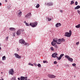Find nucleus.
I'll use <instances>...</instances> for the list:
<instances>
[{"label": "nucleus", "mask_w": 80, "mask_h": 80, "mask_svg": "<svg viewBox=\"0 0 80 80\" xmlns=\"http://www.w3.org/2000/svg\"><path fill=\"white\" fill-rule=\"evenodd\" d=\"M25 25H26V26H28V27L30 26H31L32 27H33V28H34V27H36L37 26V25H38V22H34L32 23L31 22L30 23V24L29 25L28 23H26L25 24Z\"/></svg>", "instance_id": "nucleus-1"}, {"label": "nucleus", "mask_w": 80, "mask_h": 80, "mask_svg": "<svg viewBox=\"0 0 80 80\" xmlns=\"http://www.w3.org/2000/svg\"><path fill=\"white\" fill-rule=\"evenodd\" d=\"M31 16L32 14L31 12H29L25 15V18H26V19H29V18H30V17Z\"/></svg>", "instance_id": "nucleus-2"}, {"label": "nucleus", "mask_w": 80, "mask_h": 80, "mask_svg": "<svg viewBox=\"0 0 80 80\" xmlns=\"http://www.w3.org/2000/svg\"><path fill=\"white\" fill-rule=\"evenodd\" d=\"M59 39H58L57 38H55L53 39V41L55 43H57L58 45L60 44V43L59 42V41L58 40Z\"/></svg>", "instance_id": "nucleus-3"}, {"label": "nucleus", "mask_w": 80, "mask_h": 80, "mask_svg": "<svg viewBox=\"0 0 80 80\" xmlns=\"http://www.w3.org/2000/svg\"><path fill=\"white\" fill-rule=\"evenodd\" d=\"M45 5L48 6V7H51V6L53 5V3L52 2H49L47 3H45Z\"/></svg>", "instance_id": "nucleus-4"}, {"label": "nucleus", "mask_w": 80, "mask_h": 80, "mask_svg": "<svg viewBox=\"0 0 80 80\" xmlns=\"http://www.w3.org/2000/svg\"><path fill=\"white\" fill-rule=\"evenodd\" d=\"M19 42L20 43H21L22 45H26V42H25V41L23 39H20L19 40Z\"/></svg>", "instance_id": "nucleus-5"}, {"label": "nucleus", "mask_w": 80, "mask_h": 80, "mask_svg": "<svg viewBox=\"0 0 80 80\" xmlns=\"http://www.w3.org/2000/svg\"><path fill=\"white\" fill-rule=\"evenodd\" d=\"M13 73H14V71H13V68H12L9 70V75H13Z\"/></svg>", "instance_id": "nucleus-6"}, {"label": "nucleus", "mask_w": 80, "mask_h": 80, "mask_svg": "<svg viewBox=\"0 0 80 80\" xmlns=\"http://www.w3.org/2000/svg\"><path fill=\"white\" fill-rule=\"evenodd\" d=\"M71 35H72V34L70 33V32H66L65 33V36L67 37H71Z\"/></svg>", "instance_id": "nucleus-7"}, {"label": "nucleus", "mask_w": 80, "mask_h": 80, "mask_svg": "<svg viewBox=\"0 0 80 80\" xmlns=\"http://www.w3.org/2000/svg\"><path fill=\"white\" fill-rule=\"evenodd\" d=\"M59 41V42L60 43V44H61V43L62 42H65V39H64V38H62L61 39H59L58 40Z\"/></svg>", "instance_id": "nucleus-8"}, {"label": "nucleus", "mask_w": 80, "mask_h": 80, "mask_svg": "<svg viewBox=\"0 0 80 80\" xmlns=\"http://www.w3.org/2000/svg\"><path fill=\"white\" fill-rule=\"evenodd\" d=\"M18 17H21V15H22V12L20 10H19L18 11Z\"/></svg>", "instance_id": "nucleus-9"}, {"label": "nucleus", "mask_w": 80, "mask_h": 80, "mask_svg": "<svg viewBox=\"0 0 80 80\" xmlns=\"http://www.w3.org/2000/svg\"><path fill=\"white\" fill-rule=\"evenodd\" d=\"M22 32L20 29L18 30L16 32V34L18 36H19L20 35H21V33Z\"/></svg>", "instance_id": "nucleus-10"}, {"label": "nucleus", "mask_w": 80, "mask_h": 80, "mask_svg": "<svg viewBox=\"0 0 80 80\" xmlns=\"http://www.w3.org/2000/svg\"><path fill=\"white\" fill-rule=\"evenodd\" d=\"M14 55H15V57H16V58H19V59H20V58H21V56H19L18 54L16 53L14 54Z\"/></svg>", "instance_id": "nucleus-11"}, {"label": "nucleus", "mask_w": 80, "mask_h": 80, "mask_svg": "<svg viewBox=\"0 0 80 80\" xmlns=\"http://www.w3.org/2000/svg\"><path fill=\"white\" fill-rule=\"evenodd\" d=\"M48 76L49 78H55L56 77V76L53 75L49 74Z\"/></svg>", "instance_id": "nucleus-12"}, {"label": "nucleus", "mask_w": 80, "mask_h": 80, "mask_svg": "<svg viewBox=\"0 0 80 80\" xmlns=\"http://www.w3.org/2000/svg\"><path fill=\"white\" fill-rule=\"evenodd\" d=\"M28 78V77H24L23 76H21L20 78L21 80H25V79H27Z\"/></svg>", "instance_id": "nucleus-13"}, {"label": "nucleus", "mask_w": 80, "mask_h": 80, "mask_svg": "<svg viewBox=\"0 0 80 80\" xmlns=\"http://www.w3.org/2000/svg\"><path fill=\"white\" fill-rule=\"evenodd\" d=\"M57 53L55 52L52 54V57H54V58H56V57L57 58Z\"/></svg>", "instance_id": "nucleus-14"}, {"label": "nucleus", "mask_w": 80, "mask_h": 80, "mask_svg": "<svg viewBox=\"0 0 80 80\" xmlns=\"http://www.w3.org/2000/svg\"><path fill=\"white\" fill-rule=\"evenodd\" d=\"M9 30L11 31H15L16 29L14 28H9Z\"/></svg>", "instance_id": "nucleus-15"}, {"label": "nucleus", "mask_w": 80, "mask_h": 80, "mask_svg": "<svg viewBox=\"0 0 80 80\" xmlns=\"http://www.w3.org/2000/svg\"><path fill=\"white\" fill-rule=\"evenodd\" d=\"M61 26V24L60 23H57L55 25V27L57 28L58 27H60Z\"/></svg>", "instance_id": "nucleus-16"}, {"label": "nucleus", "mask_w": 80, "mask_h": 80, "mask_svg": "<svg viewBox=\"0 0 80 80\" xmlns=\"http://www.w3.org/2000/svg\"><path fill=\"white\" fill-rule=\"evenodd\" d=\"M80 8V6L79 5H78L74 8V9L75 10H77V9H79Z\"/></svg>", "instance_id": "nucleus-17"}, {"label": "nucleus", "mask_w": 80, "mask_h": 80, "mask_svg": "<svg viewBox=\"0 0 80 80\" xmlns=\"http://www.w3.org/2000/svg\"><path fill=\"white\" fill-rule=\"evenodd\" d=\"M73 58H69L68 59V60L71 62H73Z\"/></svg>", "instance_id": "nucleus-18"}, {"label": "nucleus", "mask_w": 80, "mask_h": 80, "mask_svg": "<svg viewBox=\"0 0 80 80\" xmlns=\"http://www.w3.org/2000/svg\"><path fill=\"white\" fill-rule=\"evenodd\" d=\"M75 28H80V24H79L78 25L76 26Z\"/></svg>", "instance_id": "nucleus-19"}, {"label": "nucleus", "mask_w": 80, "mask_h": 80, "mask_svg": "<svg viewBox=\"0 0 80 80\" xmlns=\"http://www.w3.org/2000/svg\"><path fill=\"white\" fill-rule=\"evenodd\" d=\"M55 44H56V43L54 42L53 41L51 42V44L52 46H55Z\"/></svg>", "instance_id": "nucleus-20"}, {"label": "nucleus", "mask_w": 80, "mask_h": 80, "mask_svg": "<svg viewBox=\"0 0 80 80\" xmlns=\"http://www.w3.org/2000/svg\"><path fill=\"white\" fill-rule=\"evenodd\" d=\"M56 58H57V60H60L61 59V58H62L61 57H60V56H59V58H58V57H56Z\"/></svg>", "instance_id": "nucleus-21"}, {"label": "nucleus", "mask_w": 80, "mask_h": 80, "mask_svg": "<svg viewBox=\"0 0 80 80\" xmlns=\"http://www.w3.org/2000/svg\"><path fill=\"white\" fill-rule=\"evenodd\" d=\"M65 58H67L68 60V59L70 58V57L68 56V55H66L65 56Z\"/></svg>", "instance_id": "nucleus-22"}, {"label": "nucleus", "mask_w": 80, "mask_h": 80, "mask_svg": "<svg viewBox=\"0 0 80 80\" xmlns=\"http://www.w3.org/2000/svg\"><path fill=\"white\" fill-rule=\"evenodd\" d=\"M11 80H16V78L15 77H14L11 78Z\"/></svg>", "instance_id": "nucleus-23"}, {"label": "nucleus", "mask_w": 80, "mask_h": 80, "mask_svg": "<svg viewBox=\"0 0 80 80\" xmlns=\"http://www.w3.org/2000/svg\"><path fill=\"white\" fill-rule=\"evenodd\" d=\"M2 59L3 60H6V57H5V56H3L2 57Z\"/></svg>", "instance_id": "nucleus-24"}, {"label": "nucleus", "mask_w": 80, "mask_h": 80, "mask_svg": "<svg viewBox=\"0 0 80 80\" xmlns=\"http://www.w3.org/2000/svg\"><path fill=\"white\" fill-rule=\"evenodd\" d=\"M39 7H40V5L38 4L36 5V8H39Z\"/></svg>", "instance_id": "nucleus-25"}, {"label": "nucleus", "mask_w": 80, "mask_h": 80, "mask_svg": "<svg viewBox=\"0 0 80 80\" xmlns=\"http://www.w3.org/2000/svg\"><path fill=\"white\" fill-rule=\"evenodd\" d=\"M47 19L48 20V21H51L52 20V19L48 18H47Z\"/></svg>", "instance_id": "nucleus-26"}, {"label": "nucleus", "mask_w": 80, "mask_h": 80, "mask_svg": "<svg viewBox=\"0 0 80 80\" xmlns=\"http://www.w3.org/2000/svg\"><path fill=\"white\" fill-rule=\"evenodd\" d=\"M37 66H38V67H39L40 68L41 67V64H38L37 65Z\"/></svg>", "instance_id": "nucleus-27"}, {"label": "nucleus", "mask_w": 80, "mask_h": 80, "mask_svg": "<svg viewBox=\"0 0 80 80\" xmlns=\"http://www.w3.org/2000/svg\"><path fill=\"white\" fill-rule=\"evenodd\" d=\"M73 3H74V1H71V2L70 3L71 5H72V4H73Z\"/></svg>", "instance_id": "nucleus-28"}, {"label": "nucleus", "mask_w": 80, "mask_h": 80, "mask_svg": "<svg viewBox=\"0 0 80 80\" xmlns=\"http://www.w3.org/2000/svg\"><path fill=\"white\" fill-rule=\"evenodd\" d=\"M63 56H64V54H62L60 55V57L62 58V57H63Z\"/></svg>", "instance_id": "nucleus-29"}, {"label": "nucleus", "mask_w": 80, "mask_h": 80, "mask_svg": "<svg viewBox=\"0 0 80 80\" xmlns=\"http://www.w3.org/2000/svg\"><path fill=\"white\" fill-rule=\"evenodd\" d=\"M28 65H31V66H33V64L31 63H29L28 64Z\"/></svg>", "instance_id": "nucleus-30"}, {"label": "nucleus", "mask_w": 80, "mask_h": 80, "mask_svg": "<svg viewBox=\"0 0 80 80\" xmlns=\"http://www.w3.org/2000/svg\"><path fill=\"white\" fill-rule=\"evenodd\" d=\"M51 50L52 51H54V49H53V48L52 47L51 48Z\"/></svg>", "instance_id": "nucleus-31"}, {"label": "nucleus", "mask_w": 80, "mask_h": 80, "mask_svg": "<svg viewBox=\"0 0 80 80\" xmlns=\"http://www.w3.org/2000/svg\"><path fill=\"white\" fill-rule=\"evenodd\" d=\"M26 44H24V45H27V46H28V45H29V43H26Z\"/></svg>", "instance_id": "nucleus-32"}, {"label": "nucleus", "mask_w": 80, "mask_h": 80, "mask_svg": "<svg viewBox=\"0 0 80 80\" xmlns=\"http://www.w3.org/2000/svg\"><path fill=\"white\" fill-rule=\"evenodd\" d=\"M54 47H55V48H58V46H57V45H55L54 46Z\"/></svg>", "instance_id": "nucleus-33"}, {"label": "nucleus", "mask_w": 80, "mask_h": 80, "mask_svg": "<svg viewBox=\"0 0 80 80\" xmlns=\"http://www.w3.org/2000/svg\"><path fill=\"white\" fill-rule=\"evenodd\" d=\"M75 5H78V2L77 1H76L75 2Z\"/></svg>", "instance_id": "nucleus-34"}, {"label": "nucleus", "mask_w": 80, "mask_h": 80, "mask_svg": "<svg viewBox=\"0 0 80 80\" xmlns=\"http://www.w3.org/2000/svg\"><path fill=\"white\" fill-rule=\"evenodd\" d=\"M72 65L73 67H75V66H76V64L73 63L72 64Z\"/></svg>", "instance_id": "nucleus-35"}, {"label": "nucleus", "mask_w": 80, "mask_h": 80, "mask_svg": "<svg viewBox=\"0 0 80 80\" xmlns=\"http://www.w3.org/2000/svg\"><path fill=\"white\" fill-rule=\"evenodd\" d=\"M8 37H7L6 38V40L7 41L8 40Z\"/></svg>", "instance_id": "nucleus-36"}, {"label": "nucleus", "mask_w": 80, "mask_h": 80, "mask_svg": "<svg viewBox=\"0 0 80 80\" xmlns=\"http://www.w3.org/2000/svg\"><path fill=\"white\" fill-rule=\"evenodd\" d=\"M54 64H57V62L56 61H54Z\"/></svg>", "instance_id": "nucleus-37"}, {"label": "nucleus", "mask_w": 80, "mask_h": 80, "mask_svg": "<svg viewBox=\"0 0 80 80\" xmlns=\"http://www.w3.org/2000/svg\"><path fill=\"white\" fill-rule=\"evenodd\" d=\"M78 44H79V42H76V44L77 45H78Z\"/></svg>", "instance_id": "nucleus-38"}, {"label": "nucleus", "mask_w": 80, "mask_h": 80, "mask_svg": "<svg viewBox=\"0 0 80 80\" xmlns=\"http://www.w3.org/2000/svg\"><path fill=\"white\" fill-rule=\"evenodd\" d=\"M78 13H79V14H80V11L78 10Z\"/></svg>", "instance_id": "nucleus-39"}, {"label": "nucleus", "mask_w": 80, "mask_h": 80, "mask_svg": "<svg viewBox=\"0 0 80 80\" xmlns=\"http://www.w3.org/2000/svg\"><path fill=\"white\" fill-rule=\"evenodd\" d=\"M69 33H71V34H72V31L71 30H70L69 31Z\"/></svg>", "instance_id": "nucleus-40"}, {"label": "nucleus", "mask_w": 80, "mask_h": 80, "mask_svg": "<svg viewBox=\"0 0 80 80\" xmlns=\"http://www.w3.org/2000/svg\"><path fill=\"white\" fill-rule=\"evenodd\" d=\"M12 36H13V37H15V33H13Z\"/></svg>", "instance_id": "nucleus-41"}, {"label": "nucleus", "mask_w": 80, "mask_h": 80, "mask_svg": "<svg viewBox=\"0 0 80 80\" xmlns=\"http://www.w3.org/2000/svg\"><path fill=\"white\" fill-rule=\"evenodd\" d=\"M46 62H47L46 61H43V63H46Z\"/></svg>", "instance_id": "nucleus-42"}, {"label": "nucleus", "mask_w": 80, "mask_h": 80, "mask_svg": "<svg viewBox=\"0 0 80 80\" xmlns=\"http://www.w3.org/2000/svg\"><path fill=\"white\" fill-rule=\"evenodd\" d=\"M7 8H8V9H10V7L8 6L7 7Z\"/></svg>", "instance_id": "nucleus-43"}, {"label": "nucleus", "mask_w": 80, "mask_h": 80, "mask_svg": "<svg viewBox=\"0 0 80 80\" xmlns=\"http://www.w3.org/2000/svg\"><path fill=\"white\" fill-rule=\"evenodd\" d=\"M18 80H21V79H20V78H18Z\"/></svg>", "instance_id": "nucleus-44"}, {"label": "nucleus", "mask_w": 80, "mask_h": 80, "mask_svg": "<svg viewBox=\"0 0 80 80\" xmlns=\"http://www.w3.org/2000/svg\"><path fill=\"white\" fill-rule=\"evenodd\" d=\"M24 23H25V24H26V23H27V22H26V21H24Z\"/></svg>", "instance_id": "nucleus-45"}, {"label": "nucleus", "mask_w": 80, "mask_h": 80, "mask_svg": "<svg viewBox=\"0 0 80 80\" xmlns=\"http://www.w3.org/2000/svg\"><path fill=\"white\" fill-rule=\"evenodd\" d=\"M60 12H61V13H63V10H60Z\"/></svg>", "instance_id": "nucleus-46"}, {"label": "nucleus", "mask_w": 80, "mask_h": 80, "mask_svg": "<svg viewBox=\"0 0 80 80\" xmlns=\"http://www.w3.org/2000/svg\"><path fill=\"white\" fill-rule=\"evenodd\" d=\"M2 5V3L1 2H0V6H1Z\"/></svg>", "instance_id": "nucleus-47"}, {"label": "nucleus", "mask_w": 80, "mask_h": 80, "mask_svg": "<svg viewBox=\"0 0 80 80\" xmlns=\"http://www.w3.org/2000/svg\"><path fill=\"white\" fill-rule=\"evenodd\" d=\"M5 2H7V0H5Z\"/></svg>", "instance_id": "nucleus-48"}, {"label": "nucleus", "mask_w": 80, "mask_h": 80, "mask_svg": "<svg viewBox=\"0 0 80 80\" xmlns=\"http://www.w3.org/2000/svg\"><path fill=\"white\" fill-rule=\"evenodd\" d=\"M35 65L36 66H37V64H35Z\"/></svg>", "instance_id": "nucleus-49"}, {"label": "nucleus", "mask_w": 80, "mask_h": 80, "mask_svg": "<svg viewBox=\"0 0 80 80\" xmlns=\"http://www.w3.org/2000/svg\"><path fill=\"white\" fill-rule=\"evenodd\" d=\"M2 49V48H1V47H0V50H1Z\"/></svg>", "instance_id": "nucleus-50"}, {"label": "nucleus", "mask_w": 80, "mask_h": 80, "mask_svg": "<svg viewBox=\"0 0 80 80\" xmlns=\"http://www.w3.org/2000/svg\"><path fill=\"white\" fill-rule=\"evenodd\" d=\"M0 80H4V79H3L2 78V79H0Z\"/></svg>", "instance_id": "nucleus-51"}, {"label": "nucleus", "mask_w": 80, "mask_h": 80, "mask_svg": "<svg viewBox=\"0 0 80 80\" xmlns=\"http://www.w3.org/2000/svg\"><path fill=\"white\" fill-rule=\"evenodd\" d=\"M1 46V43H0V47Z\"/></svg>", "instance_id": "nucleus-52"}, {"label": "nucleus", "mask_w": 80, "mask_h": 80, "mask_svg": "<svg viewBox=\"0 0 80 80\" xmlns=\"http://www.w3.org/2000/svg\"><path fill=\"white\" fill-rule=\"evenodd\" d=\"M74 78H75V76H74Z\"/></svg>", "instance_id": "nucleus-53"}, {"label": "nucleus", "mask_w": 80, "mask_h": 80, "mask_svg": "<svg viewBox=\"0 0 80 80\" xmlns=\"http://www.w3.org/2000/svg\"><path fill=\"white\" fill-rule=\"evenodd\" d=\"M1 73H3V72H1Z\"/></svg>", "instance_id": "nucleus-54"}, {"label": "nucleus", "mask_w": 80, "mask_h": 80, "mask_svg": "<svg viewBox=\"0 0 80 80\" xmlns=\"http://www.w3.org/2000/svg\"><path fill=\"white\" fill-rule=\"evenodd\" d=\"M28 80H30V79H28Z\"/></svg>", "instance_id": "nucleus-55"}, {"label": "nucleus", "mask_w": 80, "mask_h": 80, "mask_svg": "<svg viewBox=\"0 0 80 80\" xmlns=\"http://www.w3.org/2000/svg\"><path fill=\"white\" fill-rule=\"evenodd\" d=\"M79 51H80V49H79Z\"/></svg>", "instance_id": "nucleus-56"}, {"label": "nucleus", "mask_w": 80, "mask_h": 80, "mask_svg": "<svg viewBox=\"0 0 80 80\" xmlns=\"http://www.w3.org/2000/svg\"><path fill=\"white\" fill-rule=\"evenodd\" d=\"M73 0L74 1V0Z\"/></svg>", "instance_id": "nucleus-57"}]
</instances>
